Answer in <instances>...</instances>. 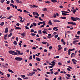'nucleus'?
Here are the masks:
<instances>
[{
  "mask_svg": "<svg viewBox=\"0 0 80 80\" xmlns=\"http://www.w3.org/2000/svg\"><path fill=\"white\" fill-rule=\"evenodd\" d=\"M32 24L34 26H37V24L35 22H33L32 23Z\"/></svg>",
  "mask_w": 80,
  "mask_h": 80,
  "instance_id": "nucleus-27",
  "label": "nucleus"
},
{
  "mask_svg": "<svg viewBox=\"0 0 80 80\" xmlns=\"http://www.w3.org/2000/svg\"><path fill=\"white\" fill-rule=\"evenodd\" d=\"M15 29L16 30H20L21 29V28L17 27H16Z\"/></svg>",
  "mask_w": 80,
  "mask_h": 80,
  "instance_id": "nucleus-21",
  "label": "nucleus"
},
{
  "mask_svg": "<svg viewBox=\"0 0 80 80\" xmlns=\"http://www.w3.org/2000/svg\"><path fill=\"white\" fill-rule=\"evenodd\" d=\"M58 34H57L56 35H55L54 36L55 38H57L58 37Z\"/></svg>",
  "mask_w": 80,
  "mask_h": 80,
  "instance_id": "nucleus-48",
  "label": "nucleus"
},
{
  "mask_svg": "<svg viewBox=\"0 0 80 80\" xmlns=\"http://www.w3.org/2000/svg\"><path fill=\"white\" fill-rule=\"evenodd\" d=\"M11 2L12 3H14V1L13 0H11Z\"/></svg>",
  "mask_w": 80,
  "mask_h": 80,
  "instance_id": "nucleus-52",
  "label": "nucleus"
},
{
  "mask_svg": "<svg viewBox=\"0 0 80 80\" xmlns=\"http://www.w3.org/2000/svg\"><path fill=\"white\" fill-rule=\"evenodd\" d=\"M8 35V34H7L6 35H4V38H7V37Z\"/></svg>",
  "mask_w": 80,
  "mask_h": 80,
  "instance_id": "nucleus-53",
  "label": "nucleus"
},
{
  "mask_svg": "<svg viewBox=\"0 0 80 80\" xmlns=\"http://www.w3.org/2000/svg\"><path fill=\"white\" fill-rule=\"evenodd\" d=\"M72 22H68V24H72Z\"/></svg>",
  "mask_w": 80,
  "mask_h": 80,
  "instance_id": "nucleus-64",
  "label": "nucleus"
},
{
  "mask_svg": "<svg viewBox=\"0 0 80 80\" xmlns=\"http://www.w3.org/2000/svg\"><path fill=\"white\" fill-rule=\"evenodd\" d=\"M7 75L8 77H10V75L9 74H7Z\"/></svg>",
  "mask_w": 80,
  "mask_h": 80,
  "instance_id": "nucleus-49",
  "label": "nucleus"
},
{
  "mask_svg": "<svg viewBox=\"0 0 80 80\" xmlns=\"http://www.w3.org/2000/svg\"><path fill=\"white\" fill-rule=\"evenodd\" d=\"M39 20H41V21H43V19H42V18L41 17H39Z\"/></svg>",
  "mask_w": 80,
  "mask_h": 80,
  "instance_id": "nucleus-51",
  "label": "nucleus"
},
{
  "mask_svg": "<svg viewBox=\"0 0 80 80\" xmlns=\"http://www.w3.org/2000/svg\"><path fill=\"white\" fill-rule=\"evenodd\" d=\"M17 10L19 12H22V10L20 9H18Z\"/></svg>",
  "mask_w": 80,
  "mask_h": 80,
  "instance_id": "nucleus-25",
  "label": "nucleus"
},
{
  "mask_svg": "<svg viewBox=\"0 0 80 80\" xmlns=\"http://www.w3.org/2000/svg\"><path fill=\"white\" fill-rule=\"evenodd\" d=\"M58 65H62V63L61 62H58Z\"/></svg>",
  "mask_w": 80,
  "mask_h": 80,
  "instance_id": "nucleus-62",
  "label": "nucleus"
},
{
  "mask_svg": "<svg viewBox=\"0 0 80 80\" xmlns=\"http://www.w3.org/2000/svg\"><path fill=\"white\" fill-rule=\"evenodd\" d=\"M8 71L9 72H10L11 73H14V72H13V71L10 69H8Z\"/></svg>",
  "mask_w": 80,
  "mask_h": 80,
  "instance_id": "nucleus-10",
  "label": "nucleus"
},
{
  "mask_svg": "<svg viewBox=\"0 0 80 80\" xmlns=\"http://www.w3.org/2000/svg\"><path fill=\"white\" fill-rule=\"evenodd\" d=\"M31 35H32V36H35V35H36V34H34V33H31Z\"/></svg>",
  "mask_w": 80,
  "mask_h": 80,
  "instance_id": "nucleus-36",
  "label": "nucleus"
},
{
  "mask_svg": "<svg viewBox=\"0 0 80 80\" xmlns=\"http://www.w3.org/2000/svg\"><path fill=\"white\" fill-rule=\"evenodd\" d=\"M13 53L14 54H18V52H17L15 51H9V53Z\"/></svg>",
  "mask_w": 80,
  "mask_h": 80,
  "instance_id": "nucleus-3",
  "label": "nucleus"
},
{
  "mask_svg": "<svg viewBox=\"0 0 80 80\" xmlns=\"http://www.w3.org/2000/svg\"><path fill=\"white\" fill-rule=\"evenodd\" d=\"M17 26H18V27H19V25H20V24L19 23H17L16 24Z\"/></svg>",
  "mask_w": 80,
  "mask_h": 80,
  "instance_id": "nucleus-60",
  "label": "nucleus"
},
{
  "mask_svg": "<svg viewBox=\"0 0 80 80\" xmlns=\"http://www.w3.org/2000/svg\"><path fill=\"white\" fill-rule=\"evenodd\" d=\"M42 32L43 33H44V34H45V33H46V34H47V31L45 30L42 31Z\"/></svg>",
  "mask_w": 80,
  "mask_h": 80,
  "instance_id": "nucleus-17",
  "label": "nucleus"
},
{
  "mask_svg": "<svg viewBox=\"0 0 80 80\" xmlns=\"http://www.w3.org/2000/svg\"><path fill=\"white\" fill-rule=\"evenodd\" d=\"M19 17L21 19V20H20V22L22 21V18L20 16H19Z\"/></svg>",
  "mask_w": 80,
  "mask_h": 80,
  "instance_id": "nucleus-42",
  "label": "nucleus"
},
{
  "mask_svg": "<svg viewBox=\"0 0 80 80\" xmlns=\"http://www.w3.org/2000/svg\"><path fill=\"white\" fill-rule=\"evenodd\" d=\"M72 25H76L75 22H72Z\"/></svg>",
  "mask_w": 80,
  "mask_h": 80,
  "instance_id": "nucleus-33",
  "label": "nucleus"
},
{
  "mask_svg": "<svg viewBox=\"0 0 80 80\" xmlns=\"http://www.w3.org/2000/svg\"><path fill=\"white\" fill-rule=\"evenodd\" d=\"M42 32V30H39L38 31V32L40 34H42V32Z\"/></svg>",
  "mask_w": 80,
  "mask_h": 80,
  "instance_id": "nucleus-28",
  "label": "nucleus"
},
{
  "mask_svg": "<svg viewBox=\"0 0 80 80\" xmlns=\"http://www.w3.org/2000/svg\"><path fill=\"white\" fill-rule=\"evenodd\" d=\"M12 17L13 18V16H9V17H8V20L9 19H10V18H12Z\"/></svg>",
  "mask_w": 80,
  "mask_h": 80,
  "instance_id": "nucleus-22",
  "label": "nucleus"
},
{
  "mask_svg": "<svg viewBox=\"0 0 80 80\" xmlns=\"http://www.w3.org/2000/svg\"><path fill=\"white\" fill-rule=\"evenodd\" d=\"M29 60H32V56H31L29 57Z\"/></svg>",
  "mask_w": 80,
  "mask_h": 80,
  "instance_id": "nucleus-39",
  "label": "nucleus"
},
{
  "mask_svg": "<svg viewBox=\"0 0 80 80\" xmlns=\"http://www.w3.org/2000/svg\"><path fill=\"white\" fill-rule=\"evenodd\" d=\"M33 32H34V30L33 29H32L31 30V33H33Z\"/></svg>",
  "mask_w": 80,
  "mask_h": 80,
  "instance_id": "nucleus-38",
  "label": "nucleus"
},
{
  "mask_svg": "<svg viewBox=\"0 0 80 80\" xmlns=\"http://www.w3.org/2000/svg\"><path fill=\"white\" fill-rule=\"evenodd\" d=\"M62 14L63 16H65V15H69V14L65 13H63V12L62 13Z\"/></svg>",
  "mask_w": 80,
  "mask_h": 80,
  "instance_id": "nucleus-9",
  "label": "nucleus"
},
{
  "mask_svg": "<svg viewBox=\"0 0 80 80\" xmlns=\"http://www.w3.org/2000/svg\"><path fill=\"white\" fill-rule=\"evenodd\" d=\"M15 60L17 61H21L22 60V58L20 57H17L15 58Z\"/></svg>",
  "mask_w": 80,
  "mask_h": 80,
  "instance_id": "nucleus-2",
  "label": "nucleus"
},
{
  "mask_svg": "<svg viewBox=\"0 0 80 80\" xmlns=\"http://www.w3.org/2000/svg\"><path fill=\"white\" fill-rule=\"evenodd\" d=\"M42 43L43 44H46V43H47V42H42Z\"/></svg>",
  "mask_w": 80,
  "mask_h": 80,
  "instance_id": "nucleus-37",
  "label": "nucleus"
},
{
  "mask_svg": "<svg viewBox=\"0 0 80 80\" xmlns=\"http://www.w3.org/2000/svg\"><path fill=\"white\" fill-rule=\"evenodd\" d=\"M49 68H53V66H49Z\"/></svg>",
  "mask_w": 80,
  "mask_h": 80,
  "instance_id": "nucleus-50",
  "label": "nucleus"
},
{
  "mask_svg": "<svg viewBox=\"0 0 80 80\" xmlns=\"http://www.w3.org/2000/svg\"><path fill=\"white\" fill-rule=\"evenodd\" d=\"M51 63L52 64H55V63H56V62H55L54 61H52L51 62Z\"/></svg>",
  "mask_w": 80,
  "mask_h": 80,
  "instance_id": "nucleus-31",
  "label": "nucleus"
},
{
  "mask_svg": "<svg viewBox=\"0 0 80 80\" xmlns=\"http://www.w3.org/2000/svg\"><path fill=\"white\" fill-rule=\"evenodd\" d=\"M68 54L69 55H70V51L69 50H68Z\"/></svg>",
  "mask_w": 80,
  "mask_h": 80,
  "instance_id": "nucleus-32",
  "label": "nucleus"
},
{
  "mask_svg": "<svg viewBox=\"0 0 80 80\" xmlns=\"http://www.w3.org/2000/svg\"><path fill=\"white\" fill-rule=\"evenodd\" d=\"M48 24L50 25H52V21L51 20H49V22H48Z\"/></svg>",
  "mask_w": 80,
  "mask_h": 80,
  "instance_id": "nucleus-13",
  "label": "nucleus"
},
{
  "mask_svg": "<svg viewBox=\"0 0 80 80\" xmlns=\"http://www.w3.org/2000/svg\"><path fill=\"white\" fill-rule=\"evenodd\" d=\"M12 35V32H10L9 35H8V37L9 38V37H10Z\"/></svg>",
  "mask_w": 80,
  "mask_h": 80,
  "instance_id": "nucleus-12",
  "label": "nucleus"
},
{
  "mask_svg": "<svg viewBox=\"0 0 80 80\" xmlns=\"http://www.w3.org/2000/svg\"><path fill=\"white\" fill-rule=\"evenodd\" d=\"M58 48H59L58 49V50H61V49H62V48L61 47V45H58Z\"/></svg>",
  "mask_w": 80,
  "mask_h": 80,
  "instance_id": "nucleus-8",
  "label": "nucleus"
},
{
  "mask_svg": "<svg viewBox=\"0 0 80 80\" xmlns=\"http://www.w3.org/2000/svg\"><path fill=\"white\" fill-rule=\"evenodd\" d=\"M37 13V12H33V15H36V14Z\"/></svg>",
  "mask_w": 80,
  "mask_h": 80,
  "instance_id": "nucleus-44",
  "label": "nucleus"
},
{
  "mask_svg": "<svg viewBox=\"0 0 80 80\" xmlns=\"http://www.w3.org/2000/svg\"><path fill=\"white\" fill-rule=\"evenodd\" d=\"M1 27H2L3 25H4V22H2L1 24H0Z\"/></svg>",
  "mask_w": 80,
  "mask_h": 80,
  "instance_id": "nucleus-18",
  "label": "nucleus"
},
{
  "mask_svg": "<svg viewBox=\"0 0 80 80\" xmlns=\"http://www.w3.org/2000/svg\"><path fill=\"white\" fill-rule=\"evenodd\" d=\"M35 73V72H33L32 73H29V74L30 75H34Z\"/></svg>",
  "mask_w": 80,
  "mask_h": 80,
  "instance_id": "nucleus-30",
  "label": "nucleus"
},
{
  "mask_svg": "<svg viewBox=\"0 0 80 80\" xmlns=\"http://www.w3.org/2000/svg\"><path fill=\"white\" fill-rule=\"evenodd\" d=\"M60 18H62V19H66L67 18V17H60Z\"/></svg>",
  "mask_w": 80,
  "mask_h": 80,
  "instance_id": "nucleus-19",
  "label": "nucleus"
},
{
  "mask_svg": "<svg viewBox=\"0 0 80 80\" xmlns=\"http://www.w3.org/2000/svg\"><path fill=\"white\" fill-rule=\"evenodd\" d=\"M0 74H1V75H3V73L2 72V71H0Z\"/></svg>",
  "mask_w": 80,
  "mask_h": 80,
  "instance_id": "nucleus-43",
  "label": "nucleus"
},
{
  "mask_svg": "<svg viewBox=\"0 0 80 80\" xmlns=\"http://www.w3.org/2000/svg\"><path fill=\"white\" fill-rule=\"evenodd\" d=\"M53 22H60V21L58 20H53Z\"/></svg>",
  "mask_w": 80,
  "mask_h": 80,
  "instance_id": "nucleus-11",
  "label": "nucleus"
},
{
  "mask_svg": "<svg viewBox=\"0 0 80 80\" xmlns=\"http://www.w3.org/2000/svg\"><path fill=\"white\" fill-rule=\"evenodd\" d=\"M25 28L27 30H28V29H29V28L28 26H25Z\"/></svg>",
  "mask_w": 80,
  "mask_h": 80,
  "instance_id": "nucleus-45",
  "label": "nucleus"
},
{
  "mask_svg": "<svg viewBox=\"0 0 80 80\" xmlns=\"http://www.w3.org/2000/svg\"><path fill=\"white\" fill-rule=\"evenodd\" d=\"M7 10H10V7L7 8Z\"/></svg>",
  "mask_w": 80,
  "mask_h": 80,
  "instance_id": "nucleus-56",
  "label": "nucleus"
},
{
  "mask_svg": "<svg viewBox=\"0 0 80 80\" xmlns=\"http://www.w3.org/2000/svg\"><path fill=\"white\" fill-rule=\"evenodd\" d=\"M15 1L17 3H22V2L21 1H20L18 0H15Z\"/></svg>",
  "mask_w": 80,
  "mask_h": 80,
  "instance_id": "nucleus-7",
  "label": "nucleus"
},
{
  "mask_svg": "<svg viewBox=\"0 0 80 80\" xmlns=\"http://www.w3.org/2000/svg\"><path fill=\"white\" fill-rule=\"evenodd\" d=\"M58 73V72H56L55 73H54V75H57Z\"/></svg>",
  "mask_w": 80,
  "mask_h": 80,
  "instance_id": "nucleus-47",
  "label": "nucleus"
},
{
  "mask_svg": "<svg viewBox=\"0 0 80 80\" xmlns=\"http://www.w3.org/2000/svg\"><path fill=\"white\" fill-rule=\"evenodd\" d=\"M13 44H14V45H17V41H15L13 42Z\"/></svg>",
  "mask_w": 80,
  "mask_h": 80,
  "instance_id": "nucleus-23",
  "label": "nucleus"
},
{
  "mask_svg": "<svg viewBox=\"0 0 80 80\" xmlns=\"http://www.w3.org/2000/svg\"><path fill=\"white\" fill-rule=\"evenodd\" d=\"M45 23H43V24L42 25L41 27H40V28H42V27H45Z\"/></svg>",
  "mask_w": 80,
  "mask_h": 80,
  "instance_id": "nucleus-15",
  "label": "nucleus"
},
{
  "mask_svg": "<svg viewBox=\"0 0 80 80\" xmlns=\"http://www.w3.org/2000/svg\"><path fill=\"white\" fill-rule=\"evenodd\" d=\"M52 48V46H50L49 48V50H51Z\"/></svg>",
  "mask_w": 80,
  "mask_h": 80,
  "instance_id": "nucleus-55",
  "label": "nucleus"
},
{
  "mask_svg": "<svg viewBox=\"0 0 80 80\" xmlns=\"http://www.w3.org/2000/svg\"><path fill=\"white\" fill-rule=\"evenodd\" d=\"M57 28H58V27H55L53 28V30H56V29H57Z\"/></svg>",
  "mask_w": 80,
  "mask_h": 80,
  "instance_id": "nucleus-29",
  "label": "nucleus"
},
{
  "mask_svg": "<svg viewBox=\"0 0 80 80\" xmlns=\"http://www.w3.org/2000/svg\"><path fill=\"white\" fill-rule=\"evenodd\" d=\"M36 60L37 61H40V58H36Z\"/></svg>",
  "mask_w": 80,
  "mask_h": 80,
  "instance_id": "nucleus-26",
  "label": "nucleus"
},
{
  "mask_svg": "<svg viewBox=\"0 0 80 80\" xmlns=\"http://www.w3.org/2000/svg\"><path fill=\"white\" fill-rule=\"evenodd\" d=\"M76 11H77V10H74L73 11V13H74V14H75V12H76Z\"/></svg>",
  "mask_w": 80,
  "mask_h": 80,
  "instance_id": "nucleus-35",
  "label": "nucleus"
},
{
  "mask_svg": "<svg viewBox=\"0 0 80 80\" xmlns=\"http://www.w3.org/2000/svg\"><path fill=\"white\" fill-rule=\"evenodd\" d=\"M8 28H6L5 29V33H8Z\"/></svg>",
  "mask_w": 80,
  "mask_h": 80,
  "instance_id": "nucleus-5",
  "label": "nucleus"
},
{
  "mask_svg": "<svg viewBox=\"0 0 80 80\" xmlns=\"http://www.w3.org/2000/svg\"><path fill=\"white\" fill-rule=\"evenodd\" d=\"M17 52H18V53H20V51H18V50H16V51Z\"/></svg>",
  "mask_w": 80,
  "mask_h": 80,
  "instance_id": "nucleus-61",
  "label": "nucleus"
},
{
  "mask_svg": "<svg viewBox=\"0 0 80 80\" xmlns=\"http://www.w3.org/2000/svg\"><path fill=\"white\" fill-rule=\"evenodd\" d=\"M51 1L53 3H56V2H57V1L55 0H51Z\"/></svg>",
  "mask_w": 80,
  "mask_h": 80,
  "instance_id": "nucleus-16",
  "label": "nucleus"
},
{
  "mask_svg": "<svg viewBox=\"0 0 80 80\" xmlns=\"http://www.w3.org/2000/svg\"><path fill=\"white\" fill-rule=\"evenodd\" d=\"M72 61L73 62V63L74 64V65H76V62H77V61L75 60V59H72Z\"/></svg>",
  "mask_w": 80,
  "mask_h": 80,
  "instance_id": "nucleus-4",
  "label": "nucleus"
},
{
  "mask_svg": "<svg viewBox=\"0 0 80 80\" xmlns=\"http://www.w3.org/2000/svg\"><path fill=\"white\" fill-rule=\"evenodd\" d=\"M73 55H74V53H72L71 55V58H72V57H73Z\"/></svg>",
  "mask_w": 80,
  "mask_h": 80,
  "instance_id": "nucleus-58",
  "label": "nucleus"
},
{
  "mask_svg": "<svg viewBox=\"0 0 80 80\" xmlns=\"http://www.w3.org/2000/svg\"><path fill=\"white\" fill-rule=\"evenodd\" d=\"M71 19L73 21H74L75 22L77 21V20H79V18H74L73 17H71Z\"/></svg>",
  "mask_w": 80,
  "mask_h": 80,
  "instance_id": "nucleus-1",
  "label": "nucleus"
},
{
  "mask_svg": "<svg viewBox=\"0 0 80 80\" xmlns=\"http://www.w3.org/2000/svg\"><path fill=\"white\" fill-rule=\"evenodd\" d=\"M77 42H78V40H76L75 41H74L73 42V44H75Z\"/></svg>",
  "mask_w": 80,
  "mask_h": 80,
  "instance_id": "nucleus-14",
  "label": "nucleus"
},
{
  "mask_svg": "<svg viewBox=\"0 0 80 80\" xmlns=\"http://www.w3.org/2000/svg\"><path fill=\"white\" fill-rule=\"evenodd\" d=\"M18 34H19L20 35H21L22 37H24L25 36V32H23L22 34L20 33H19Z\"/></svg>",
  "mask_w": 80,
  "mask_h": 80,
  "instance_id": "nucleus-6",
  "label": "nucleus"
},
{
  "mask_svg": "<svg viewBox=\"0 0 80 80\" xmlns=\"http://www.w3.org/2000/svg\"><path fill=\"white\" fill-rule=\"evenodd\" d=\"M6 3H7V4H9V3H10V1H8L6 2Z\"/></svg>",
  "mask_w": 80,
  "mask_h": 80,
  "instance_id": "nucleus-57",
  "label": "nucleus"
},
{
  "mask_svg": "<svg viewBox=\"0 0 80 80\" xmlns=\"http://www.w3.org/2000/svg\"><path fill=\"white\" fill-rule=\"evenodd\" d=\"M42 10L43 11H47V8H44L43 10Z\"/></svg>",
  "mask_w": 80,
  "mask_h": 80,
  "instance_id": "nucleus-24",
  "label": "nucleus"
},
{
  "mask_svg": "<svg viewBox=\"0 0 80 80\" xmlns=\"http://www.w3.org/2000/svg\"><path fill=\"white\" fill-rule=\"evenodd\" d=\"M5 0H1V1H0L1 3H3Z\"/></svg>",
  "mask_w": 80,
  "mask_h": 80,
  "instance_id": "nucleus-40",
  "label": "nucleus"
},
{
  "mask_svg": "<svg viewBox=\"0 0 80 80\" xmlns=\"http://www.w3.org/2000/svg\"><path fill=\"white\" fill-rule=\"evenodd\" d=\"M20 76H21V77H22V78H24V77H25V76L24 75H21Z\"/></svg>",
  "mask_w": 80,
  "mask_h": 80,
  "instance_id": "nucleus-34",
  "label": "nucleus"
},
{
  "mask_svg": "<svg viewBox=\"0 0 80 80\" xmlns=\"http://www.w3.org/2000/svg\"><path fill=\"white\" fill-rule=\"evenodd\" d=\"M36 15L37 16H38V17H39V14H38V12H36Z\"/></svg>",
  "mask_w": 80,
  "mask_h": 80,
  "instance_id": "nucleus-63",
  "label": "nucleus"
},
{
  "mask_svg": "<svg viewBox=\"0 0 80 80\" xmlns=\"http://www.w3.org/2000/svg\"><path fill=\"white\" fill-rule=\"evenodd\" d=\"M53 17H54V18H56V17H57L56 16V14H54Z\"/></svg>",
  "mask_w": 80,
  "mask_h": 80,
  "instance_id": "nucleus-59",
  "label": "nucleus"
},
{
  "mask_svg": "<svg viewBox=\"0 0 80 80\" xmlns=\"http://www.w3.org/2000/svg\"><path fill=\"white\" fill-rule=\"evenodd\" d=\"M31 7H35V8H38V6H35V5H33V6L31 5Z\"/></svg>",
  "mask_w": 80,
  "mask_h": 80,
  "instance_id": "nucleus-20",
  "label": "nucleus"
},
{
  "mask_svg": "<svg viewBox=\"0 0 80 80\" xmlns=\"http://www.w3.org/2000/svg\"><path fill=\"white\" fill-rule=\"evenodd\" d=\"M77 34H78V35H80V31H78V32H77Z\"/></svg>",
  "mask_w": 80,
  "mask_h": 80,
  "instance_id": "nucleus-54",
  "label": "nucleus"
},
{
  "mask_svg": "<svg viewBox=\"0 0 80 80\" xmlns=\"http://www.w3.org/2000/svg\"><path fill=\"white\" fill-rule=\"evenodd\" d=\"M66 75L67 76V77H70L71 76L70 75V74H66Z\"/></svg>",
  "mask_w": 80,
  "mask_h": 80,
  "instance_id": "nucleus-41",
  "label": "nucleus"
},
{
  "mask_svg": "<svg viewBox=\"0 0 80 80\" xmlns=\"http://www.w3.org/2000/svg\"><path fill=\"white\" fill-rule=\"evenodd\" d=\"M40 38H37L36 39V40H38V42H39V41H40Z\"/></svg>",
  "mask_w": 80,
  "mask_h": 80,
  "instance_id": "nucleus-46",
  "label": "nucleus"
}]
</instances>
